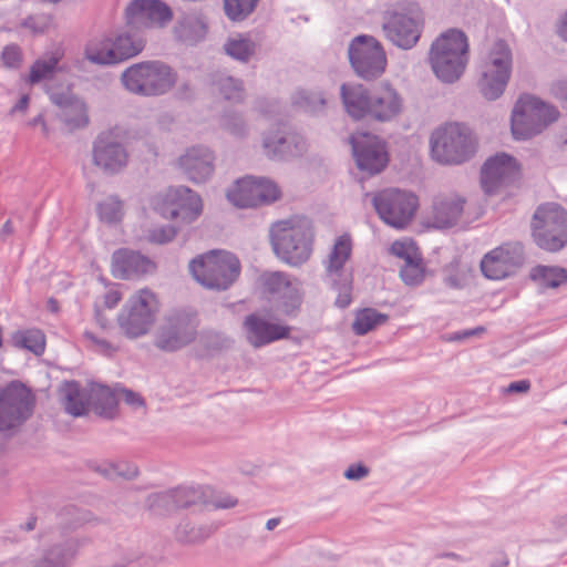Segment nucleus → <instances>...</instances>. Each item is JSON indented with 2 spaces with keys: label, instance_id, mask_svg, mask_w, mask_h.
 Segmentation results:
<instances>
[{
  "label": "nucleus",
  "instance_id": "nucleus-38",
  "mask_svg": "<svg viewBox=\"0 0 567 567\" xmlns=\"http://www.w3.org/2000/svg\"><path fill=\"white\" fill-rule=\"evenodd\" d=\"M530 278L543 288H557L567 282V269L539 265L530 270Z\"/></svg>",
  "mask_w": 567,
  "mask_h": 567
},
{
  "label": "nucleus",
  "instance_id": "nucleus-16",
  "mask_svg": "<svg viewBox=\"0 0 567 567\" xmlns=\"http://www.w3.org/2000/svg\"><path fill=\"white\" fill-rule=\"evenodd\" d=\"M128 157L118 130L101 132L93 142L92 163L104 175L121 173L127 166Z\"/></svg>",
  "mask_w": 567,
  "mask_h": 567
},
{
  "label": "nucleus",
  "instance_id": "nucleus-20",
  "mask_svg": "<svg viewBox=\"0 0 567 567\" xmlns=\"http://www.w3.org/2000/svg\"><path fill=\"white\" fill-rule=\"evenodd\" d=\"M126 25L132 30L163 28L173 19L171 8L161 0H133L125 10Z\"/></svg>",
  "mask_w": 567,
  "mask_h": 567
},
{
  "label": "nucleus",
  "instance_id": "nucleus-25",
  "mask_svg": "<svg viewBox=\"0 0 567 567\" xmlns=\"http://www.w3.org/2000/svg\"><path fill=\"white\" fill-rule=\"evenodd\" d=\"M403 110V99L390 84H381L371 91L367 117L390 122Z\"/></svg>",
  "mask_w": 567,
  "mask_h": 567
},
{
  "label": "nucleus",
  "instance_id": "nucleus-63",
  "mask_svg": "<svg viewBox=\"0 0 567 567\" xmlns=\"http://www.w3.org/2000/svg\"><path fill=\"white\" fill-rule=\"evenodd\" d=\"M484 330L485 329L483 327H477V328H474V329H470V330H465V331H462V332H457V333H455L451 338V340H453V341H461V340L471 338L473 336H477V334L482 333Z\"/></svg>",
  "mask_w": 567,
  "mask_h": 567
},
{
  "label": "nucleus",
  "instance_id": "nucleus-64",
  "mask_svg": "<svg viewBox=\"0 0 567 567\" xmlns=\"http://www.w3.org/2000/svg\"><path fill=\"white\" fill-rule=\"evenodd\" d=\"M95 471L109 480H112V481L114 480L112 462L103 463V464L96 466Z\"/></svg>",
  "mask_w": 567,
  "mask_h": 567
},
{
  "label": "nucleus",
  "instance_id": "nucleus-24",
  "mask_svg": "<svg viewBox=\"0 0 567 567\" xmlns=\"http://www.w3.org/2000/svg\"><path fill=\"white\" fill-rule=\"evenodd\" d=\"M261 146L264 154L274 161H285L299 156L307 150V143L301 135L281 127L265 132Z\"/></svg>",
  "mask_w": 567,
  "mask_h": 567
},
{
  "label": "nucleus",
  "instance_id": "nucleus-7",
  "mask_svg": "<svg viewBox=\"0 0 567 567\" xmlns=\"http://www.w3.org/2000/svg\"><path fill=\"white\" fill-rule=\"evenodd\" d=\"M530 229L533 240L540 249L561 250L567 245V210L555 203L540 205L533 215Z\"/></svg>",
  "mask_w": 567,
  "mask_h": 567
},
{
  "label": "nucleus",
  "instance_id": "nucleus-4",
  "mask_svg": "<svg viewBox=\"0 0 567 567\" xmlns=\"http://www.w3.org/2000/svg\"><path fill=\"white\" fill-rule=\"evenodd\" d=\"M432 158L444 165H460L476 152L472 131L460 123H446L435 128L430 137Z\"/></svg>",
  "mask_w": 567,
  "mask_h": 567
},
{
  "label": "nucleus",
  "instance_id": "nucleus-21",
  "mask_svg": "<svg viewBox=\"0 0 567 567\" xmlns=\"http://www.w3.org/2000/svg\"><path fill=\"white\" fill-rule=\"evenodd\" d=\"M519 177L515 157L501 153L488 158L481 171V184L486 194H496Z\"/></svg>",
  "mask_w": 567,
  "mask_h": 567
},
{
  "label": "nucleus",
  "instance_id": "nucleus-45",
  "mask_svg": "<svg viewBox=\"0 0 567 567\" xmlns=\"http://www.w3.org/2000/svg\"><path fill=\"white\" fill-rule=\"evenodd\" d=\"M400 277L408 286H419L424 280V267L417 256L414 260L404 262L400 268Z\"/></svg>",
  "mask_w": 567,
  "mask_h": 567
},
{
  "label": "nucleus",
  "instance_id": "nucleus-23",
  "mask_svg": "<svg viewBox=\"0 0 567 567\" xmlns=\"http://www.w3.org/2000/svg\"><path fill=\"white\" fill-rule=\"evenodd\" d=\"M215 153L205 145L187 147L175 162L176 167L185 177L195 183H206L215 172Z\"/></svg>",
  "mask_w": 567,
  "mask_h": 567
},
{
  "label": "nucleus",
  "instance_id": "nucleus-22",
  "mask_svg": "<svg viewBox=\"0 0 567 567\" xmlns=\"http://www.w3.org/2000/svg\"><path fill=\"white\" fill-rule=\"evenodd\" d=\"M523 260L524 248L519 243L505 244L484 256L481 270L486 278L499 280L512 275Z\"/></svg>",
  "mask_w": 567,
  "mask_h": 567
},
{
  "label": "nucleus",
  "instance_id": "nucleus-5",
  "mask_svg": "<svg viewBox=\"0 0 567 567\" xmlns=\"http://www.w3.org/2000/svg\"><path fill=\"white\" fill-rule=\"evenodd\" d=\"M423 13L414 2H399L383 13L382 29L389 41L398 48H413L421 35Z\"/></svg>",
  "mask_w": 567,
  "mask_h": 567
},
{
  "label": "nucleus",
  "instance_id": "nucleus-1",
  "mask_svg": "<svg viewBox=\"0 0 567 567\" xmlns=\"http://www.w3.org/2000/svg\"><path fill=\"white\" fill-rule=\"evenodd\" d=\"M427 62L436 79L453 84L463 75L468 62V43L465 33L450 29L431 44Z\"/></svg>",
  "mask_w": 567,
  "mask_h": 567
},
{
  "label": "nucleus",
  "instance_id": "nucleus-41",
  "mask_svg": "<svg viewBox=\"0 0 567 567\" xmlns=\"http://www.w3.org/2000/svg\"><path fill=\"white\" fill-rule=\"evenodd\" d=\"M388 315L380 313L375 309L365 308L357 312L352 323V330L358 336H363L388 320Z\"/></svg>",
  "mask_w": 567,
  "mask_h": 567
},
{
  "label": "nucleus",
  "instance_id": "nucleus-12",
  "mask_svg": "<svg viewBox=\"0 0 567 567\" xmlns=\"http://www.w3.org/2000/svg\"><path fill=\"white\" fill-rule=\"evenodd\" d=\"M124 31L115 38H105L87 45L86 59L95 64L112 65L131 59L141 53L145 47V40L133 30Z\"/></svg>",
  "mask_w": 567,
  "mask_h": 567
},
{
  "label": "nucleus",
  "instance_id": "nucleus-32",
  "mask_svg": "<svg viewBox=\"0 0 567 567\" xmlns=\"http://www.w3.org/2000/svg\"><path fill=\"white\" fill-rule=\"evenodd\" d=\"M168 197L172 200H177L179 204V210L175 207H171L167 210V216L171 218H176L181 214H184V218H188L189 220H194L197 218L203 210V203L200 196L186 186H179L177 188L171 189L168 193Z\"/></svg>",
  "mask_w": 567,
  "mask_h": 567
},
{
  "label": "nucleus",
  "instance_id": "nucleus-27",
  "mask_svg": "<svg viewBox=\"0 0 567 567\" xmlns=\"http://www.w3.org/2000/svg\"><path fill=\"white\" fill-rule=\"evenodd\" d=\"M246 337L248 342L260 348L274 341L288 338L290 328L287 326L272 323L257 315H249L244 321Z\"/></svg>",
  "mask_w": 567,
  "mask_h": 567
},
{
  "label": "nucleus",
  "instance_id": "nucleus-13",
  "mask_svg": "<svg viewBox=\"0 0 567 567\" xmlns=\"http://www.w3.org/2000/svg\"><path fill=\"white\" fill-rule=\"evenodd\" d=\"M197 327L195 315L186 311L168 313L157 328L154 344L166 352L178 351L195 341Z\"/></svg>",
  "mask_w": 567,
  "mask_h": 567
},
{
  "label": "nucleus",
  "instance_id": "nucleus-36",
  "mask_svg": "<svg viewBox=\"0 0 567 567\" xmlns=\"http://www.w3.org/2000/svg\"><path fill=\"white\" fill-rule=\"evenodd\" d=\"M292 103L308 114L319 115L324 112L327 96L321 90H298L292 96Z\"/></svg>",
  "mask_w": 567,
  "mask_h": 567
},
{
  "label": "nucleus",
  "instance_id": "nucleus-43",
  "mask_svg": "<svg viewBox=\"0 0 567 567\" xmlns=\"http://www.w3.org/2000/svg\"><path fill=\"white\" fill-rule=\"evenodd\" d=\"M101 220L113 224L118 223L124 216L123 203L117 196H109L97 206Z\"/></svg>",
  "mask_w": 567,
  "mask_h": 567
},
{
  "label": "nucleus",
  "instance_id": "nucleus-40",
  "mask_svg": "<svg viewBox=\"0 0 567 567\" xmlns=\"http://www.w3.org/2000/svg\"><path fill=\"white\" fill-rule=\"evenodd\" d=\"M213 84L216 91L227 101L240 103L245 99L243 82L229 75H216Z\"/></svg>",
  "mask_w": 567,
  "mask_h": 567
},
{
  "label": "nucleus",
  "instance_id": "nucleus-49",
  "mask_svg": "<svg viewBox=\"0 0 567 567\" xmlns=\"http://www.w3.org/2000/svg\"><path fill=\"white\" fill-rule=\"evenodd\" d=\"M221 126L225 131L237 138H244L248 135L249 128L240 113L228 112L223 116Z\"/></svg>",
  "mask_w": 567,
  "mask_h": 567
},
{
  "label": "nucleus",
  "instance_id": "nucleus-55",
  "mask_svg": "<svg viewBox=\"0 0 567 567\" xmlns=\"http://www.w3.org/2000/svg\"><path fill=\"white\" fill-rule=\"evenodd\" d=\"M370 474V468L363 463L350 464L343 472V476L349 481H362Z\"/></svg>",
  "mask_w": 567,
  "mask_h": 567
},
{
  "label": "nucleus",
  "instance_id": "nucleus-54",
  "mask_svg": "<svg viewBox=\"0 0 567 567\" xmlns=\"http://www.w3.org/2000/svg\"><path fill=\"white\" fill-rule=\"evenodd\" d=\"M123 400L134 411L145 409L144 399L132 390L118 388V401Z\"/></svg>",
  "mask_w": 567,
  "mask_h": 567
},
{
  "label": "nucleus",
  "instance_id": "nucleus-26",
  "mask_svg": "<svg viewBox=\"0 0 567 567\" xmlns=\"http://www.w3.org/2000/svg\"><path fill=\"white\" fill-rule=\"evenodd\" d=\"M156 265L148 257L130 249H118L112 256V272L121 279L151 275Z\"/></svg>",
  "mask_w": 567,
  "mask_h": 567
},
{
  "label": "nucleus",
  "instance_id": "nucleus-61",
  "mask_svg": "<svg viewBox=\"0 0 567 567\" xmlns=\"http://www.w3.org/2000/svg\"><path fill=\"white\" fill-rule=\"evenodd\" d=\"M530 389V382L528 380L515 381L508 384L505 389L506 393H526Z\"/></svg>",
  "mask_w": 567,
  "mask_h": 567
},
{
  "label": "nucleus",
  "instance_id": "nucleus-8",
  "mask_svg": "<svg viewBox=\"0 0 567 567\" xmlns=\"http://www.w3.org/2000/svg\"><path fill=\"white\" fill-rule=\"evenodd\" d=\"M556 107L533 95H523L512 112V134L515 140H528L542 133L549 124L557 121Z\"/></svg>",
  "mask_w": 567,
  "mask_h": 567
},
{
  "label": "nucleus",
  "instance_id": "nucleus-30",
  "mask_svg": "<svg viewBox=\"0 0 567 567\" xmlns=\"http://www.w3.org/2000/svg\"><path fill=\"white\" fill-rule=\"evenodd\" d=\"M51 100L59 106V117L69 128L81 127L87 123L86 107L82 100L71 94H52Z\"/></svg>",
  "mask_w": 567,
  "mask_h": 567
},
{
  "label": "nucleus",
  "instance_id": "nucleus-48",
  "mask_svg": "<svg viewBox=\"0 0 567 567\" xmlns=\"http://www.w3.org/2000/svg\"><path fill=\"white\" fill-rule=\"evenodd\" d=\"M58 62L59 58L56 56L38 60L31 68L30 82L38 83L42 80L52 79L56 71Z\"/></svg>",
  "mask_w": 567,
  "mask_h": 567
},
{
  "label": "nucleus",
  "instance_id": "nucleus-42",
  "mask_svg": "<svg viewBox=\"0 0 567 567\" xmlns=\"http://www.w3.org/2000/svg\"><path fill=\"white\" fill-rule=\"evenodd\" d=\"M12 342L14 347L29 350L35 355L42 354L45 347L44 334L37 329L16 332Z\"/></svg>",
  "mask_w": 567,
  "mask_h": 567
},
{
  "label": "nucleus",
  "instance_id": "nucleus-58",
  "mask_svg": "<svg viewBox=\"0 0 567 567\" xmlns=\"http://www.w3.org/2000/svg\"><path fill=\"white\" fill-rule=\"evenodd\" d=\"M20 60V53L17 47H6L2 52V61L7 66L13 68L18 65Z\"/></svg>",
  "mask_w": 567,
  "mask_h": 567
},
{
  "label": "nucleus",
  "instance_id": "nucleus-10",
  "mask_svg": "<svg viewBox=\"0 0 567 567\" xmlns=\"http://www.w3.org/2000/svg\"><path fill=\"white\" fill-rule=\"evenodd\" d=\"M511 72V49L504 41H496L481 64L477 87L483 97L488 101L497 100L505 91Z\"/></svg>",
  "mask_w": 567,
  "mask_h": 567
},
{
  "label": "nucleus",
  "instance_id": "nucleus-15",
  "mask_svg": "<svg viewBox=\"0 0 567 567\" xmlns=\"http://www.w3.org/2000/svg\"><path fill=\"white\" fill-rule=\"evenodd\" d=\"M348 55L355 74L364 80L377 79L385 70V53L371 35L355 37L349 44Z\"/></svg>",
  "mask_w": 567,
  "mask_h": 567
},
{
  "label": "nucleus",
  "instance_id": "nucleus-6",
  "mask_svg": "<svg viewBox=\"0 0 567 567\" xmlns=\"http://www.w3.org/2000/svg\"><path fill=\"white\" fill-rule=\"evenodd\" d=\"M189 271L203 287L226 290L239 276L240 264L228 251H210L189 262Z\"/></svg>",
  "mask_w": 567,
  "mask_h": 567
},
{
  "label": "nucleus",
  "instance_id": "nucleus-56",
  "mask_svg": "<svg viewBox=\"0 0 567 567\" xmlns=\"http://www.w3.org/2000/svg\"><path fill=\"white\" fill-rule=\"evenodd\" d=\"M143 556V553L137 548H127L123 551L120 560L104 566V567H127L128 565L140 560Z\"/></svg>",
  "mask_w": 567,
  "mask_h": 567
},
{
  "label": "nucleus",
  "instance_id": "nucleus-59",
  "mask_svg": "<svg viewBox=\"0 0 567 567\" xmlns=\"http://www.w3.org/2000/svg\"><path fill=\"white\" fill-rule=\"evenodd\" d=\"M84 337L92 341L99 348V350L105 354H110L116 350V348L109 341L96 338L92 332H84Z\"/></svg>",
  "mask_w": 567,
  "mask_h": 567
},
{
  "label": "nucleus",
  "instance_id": "nucleus-29",
  "mask_svg": "<svg viewBox=\"0 0 567 567\" xmlns=\"http://www.w3.org/2000/svg\"><path fill=\"white\" fill-rule=\"evenodd\" d=\"M59 401L70 415H85L90 409V384L81 386L75 381L62 383L59 388Z\"/></svg>",
  "mask_w": 567,
  "mask_h": 567
},
{
  "label": "nucleus",
  "instance_id": "nucleus-50",
  "mask_svg": "<svg viewBox=\"0 0 567 567\" xmlns=\"http://www.w3.org/2000/svg\"><path fill=\"white\" fill-rule=\"evenodd\" d=\"M66 514L72 516L71 528H78L84 524H91L94 526L109 524V519L99 517L90 511H80L75 507L65 509Z\"/></svg>",
  "mask_w": 567,
  "mask_h": 567
},
{
  "label": "nucleus",
  "instance_id": "nucleus-47",
  "mask_svg": "<svg viewBox=\"0 0 567 567\" xmlns=\"http://www.w3.org/2000/svg\"><path fill=\"white\" fill-rule=\"evenodd\" d=\"M258 0H224V9L226 16L234 20L239 21L249 16Z\"/></svg>",
  "mask_w": 567,
  "mask_h": 567
},
{
  "label": "nucleus",
  "instance_id": "nucleus-44",
  "mask_svg": "<svg viewBox=\"0 0 567 567\" xmlns=\"http://www.w3.org/2000/svg\"><path fill=\"white\" fill-rule=\"evenodd\" d=\"M174 496V489L169 488L163 492L148 495L146 502L151 509L158 514H167L177 509Z\"/></svg>",
  "mask_w": 567,
  "mask_h": 567
},
{
  "label": "nucleus",
  "instance_id": "nucleus-3",
  "mask_svg": "<svg viewBox=\"0 0 567 567\" xmlns=\"http://www.w3.org/2000/svg\"><path fill=\"white\" fill-rule=\"evenodd\" d=\"M177 75L166 63L148 60L126 68L121 76L122 86L131 94L157 97L167 94L176 84Z\"/></svg>",
  "mask_w": 567,
  "mask_h": 567
},
{
  "label": "nucleus",
  "instance_id": "nucleus-11",
  "mask_svg": "<svg viewBox=\"0 0 567 567\" xmlns=\"http://www.w3.org/2000/svg\"><path fill=\"white\" fill-rule=\"evenodd\" d=\"M35 396L20 381L0 389V432L13 434L33 414Z\"/></svg>",
  "mask_w": 567,
  "mask_h": 567
},
{
  "label": "nucleus",
  "instance_id": "nucleus-57",
  "mask_svg": "<svg viewBox=\"0 0 567 567\" xmlns=\"http://www.w3.org/2000/svg\"><path fill=\"white\" fill-rule=\"evenodd\" d=\"M550 93L567 106V78L554 81L550 85Z\"/></svg>",
  "mask_w": 567,
  "mask_h": 567
},
{
  "label": "nucleus",
  "instance_id": "nucleus-35",
  "mask_svg": "<svg viewBox=\"0 0 567 567\" xmlns=\"http://www.w3.org/2000/svg\"><path fill=\"white\" fill-rule=\"evenodd\" d=\"M223 49L231 59L247 63L256 54L258 44L249 34L237 33L228 37Z\"/></svg>",
  "mask_w": 567,
  "mask_h": 567
},
{
  "label": "nucleus",
  "instance_id": "nucleus-51",
  "mask_svg": "<svg viewBox=\"0 0 567 567\" xmlns=\"http://www.w3.org/2000/svg\"><path fill=\"white\" fill-rule=\"evenodd\" d=\"M390 251L392 255L403 260V264L409 260H414L420 256L417 248L412 241L396 240L391 247Z\"/></svg>",
  "mask_w": 567,
  "mask_h": 567
},
{
  "label": "nucleus",
  "instance_id": "nucleus-19",
  "mask_svg": "<svg viewBox=\"0 0 567 567\" xmlns=\"http://www.w3.org/2000/svg\"><path fill=\"white\" fill-rule=\"evenodd\" d=\"M350 144L359 169L374 175L386 166L385 146L378 136L367 132H355L350 136Z\"/></svg>",
  "mask_w": 567,
  "mask_h": 567
},
{
  "label": "nucleus",
  "instance_id": "nucleus-17",
  "mask_svg": "<svg viewBox=\"0 0 567 567\" xmlns=\"http://www.w3.org/2000/svg\"><path fill=\"white\" fill-rule=\"evenodd\" d=\"M277 185L268 178L246 176L234 183L227 190V199L236 207H256L279 198Z\"/></svg>",
  "mask_w": 567,
  "mask_h": 567
},
{
  "label": "nucleus",
  "instance_id": "nucleus-34",
  "mask_svg": "<svg viewBox=\"0 0 567 567\" xmlns=\"http://www.w3.org/2000/svg\"><path fill=\"white\" fill-rule=\"evenodd\" d=\"M118 404V388L91 383L90 384V408L104 419H114Z\"/></svg>",
  "mask_w": 567,
  "mask_h": 567
},
{
  "label": "nucleus",
  "instance_id": "nucleus-28",
  "mask_svg": "<svg viewBox=\"0 0 567 567\" xmlns=\"http://www.w3.org/2000/svg\"><path fill=\"white\" fill-rule=\"evenodd\" d=\"M466 200L456 194L437 196L433 200L430 224L443 229L457 225L463 217Z\"/></svg>",
  "mask_w": 567,
  "mask_h": 567
},
{
  "label": "nucleus",
  "instance_id": "nucleus-9",
  "mask_svg": "<svg viewBox=\"0 0 567 567\" xmlns=\"http://www.w3.org/2000/svg\"><path fill=\"white\" fill-rule=\"evenodd\" d=\"M159 302L150 289L134 292L117 316L121 331L130 339L146 334L156 320Z\"/></svg>",
  "mask_w": 567,
  "mask_h": 567
},
{
  "label": "nucleus",
  "instance_id": "nucleus-2",
  "mask_svg": "<svg viewBox=\"0 0 567 567\" xmlns=\"http://www.w3.org/2000/svg\"><path fill=\"white\" fill-rule=\"evenodd\" d=\"M274 252L282 261L299 266L312 251L313 228L309 218L295 216L274 223L269 229Z\"/></svg>",
  "mask_w": 567,
  "mask_h": 567
},
{
  "label": "nucleus",
  "instance_id": "nucleus-46",
  "mask_svg": "<svg viewBox=\"0 0 567 567\" xmlns=\"http://www.w3.org/2000/svg\"><path fill=\"white\" fill-rule=\"evenodd\" d=\"M173 489L177 509L204 502V492L199 487L178 486Z\"/></svg>",
  "mask_w": 567,
  "mask_h": 567
},
{
  "label": "nucleus",
  "instance_id": "nucleus-37",
  "mask_svg": "<svg viewBox=\"0 0 567 567\" xmlns=\"http://www.w3.org/2000/svg\"><path fill=\"white\" fill-rule=\"evenodd\" d=\"M266 290L278 298L297 299L298 289L288 275L281 271H274L264 275Z\"/></svg>",
  "mask_w": 567,
  "mask_h": 567
},
{
  "label": "nucleus",
  "instance_id": "nucleus-14",
  "mask_svg": "<svg viewBox=\"0 0 567 567\" xmlns=\"http://www.w3.org/2000/svg\"><path fill=\"white\" fill-rule=\"evenodd\" d=\"M372 203L380 218L396 229L404 228L411 221L417 207L415 195L395 188L375 194Z\"/></svg>",
  "mask_w": 567,
  "mask_h": 567
},
{
  "label": "nucleus",
  "instance_id": "nucleus-52",
  "mask_svg": "<svg viewBox=\"0 0 567 567\" xmlns=\"http://www.w3.org/2000/svg\"><path fill=\"white\" fill-rule=\"evenodd\" d=\"M113 465V478H123L132 481L138 476V468L135 464L127 461L112 462Z\"/></svg>",
  "mask_w": 567,
  "mask_h": 567
},
{
  "label": "nucleus",
  "instance_id": "nucleus-33",
  "mask_svg": "<svg viewBox=\"0 0 567 567\" xmlns=\"http://www.w3.org/2000/svg\"><path fill=\"white\" fill-rule=\"evenodd\" d=\"M177 38L187 43L203 40L207 33V21L200 11L184 12L175 25Z\"/></svg>",
  "mask_w": 567,
  "mask_h": 567
},
{
  "label": "nucleus",
  "instance_id": "nucleus-31",
  "mask_svg": "<svg viewBox=\"0 0 567 567\" xmlns=\"http://www.w3.org/2000/svg\"><path fill=\"white\" fill-rule=\"evenodd\" d=\"M340 95L346 112L355 120L367 117L370 106L371 91L357 83H344L340 87Z\"/></svg>",
  "mask_w": 567,
  "mask_h": 567
},
{
  "label": "nucleus",
  "instance_id": "nucleus-60",
  "mask_svg": "<svg viewBox=\"0 0 567 567\" xmlns=\"http://www.w3.org/2000/svg\"><path fill=\"white\" fill-rule=\"evenodd\" d=\"M237 499L230 495H218L212 501L215 508L227 509L236 506Z\"/></svg>",
  "mask_w": 567,
  "mask_h": 567
},
{
  "label": "nucleus",
  "instance_id": "nucleus-39",
  "mask_svg": "<svg viewBox=\"0 0 567 567\" xmlns=\"http://www.w3.org/2000/svg\"><path fill=\"white\" fill-rule=\"evenodd\" d=\"M216 530L213 524H195L190 520H183L176 528V537L184 543H200L210 537Z\"/></svg>",
  "mask_w": 567,
  "mask_h": 567
},
{
  "label": "nucleus",
  "instance_id": "nucleus-62",
  "mask_svg": "<svg viewBox=\"0 0 567 567\" xmlns=\"http://www.w3.org/2000/svg\"><path fill=\"white\" fill-rule=\"evenodd\" d=\"M556 32L563 41L567 42V12L557 20Z\"/></svg>",
  "mask_w": 567,
  "mask_h": 567
},
{
  "label": "nucleus",
  "instance_id": "nucleus-18",
  "mask_svg": "<svg viewBox=\"0 0 567 567\" xmlns=\"http://www.w3.org/2000/svg\"><path fill=\"white\" fill-rule=\"evenodd\" d=\"M351 254L350 239L339 237L328 257L327 274L332 285L339 291L336 305L346 308L351 302V275L344 269V264Z\"/></svg>",
  "mask_w": 567,
  "mask_h": 567
},
{
  "label": "nucleus",
  "instance_id": "nucleus-53",
  "mask_svg": "<svg viewBox=\"0 0 567 567\" xmlns=\"http://www.w3.org/2000/svg\"><path fill=\"white\" fill-rule=\"evenodd\" d=\"M176 231L171 226H162L151 229L147 234V240L155 244H166L174 239Z\"/></svg>",
  "mask_w": 567,
  "mask_h": 567
}]
</instances>
